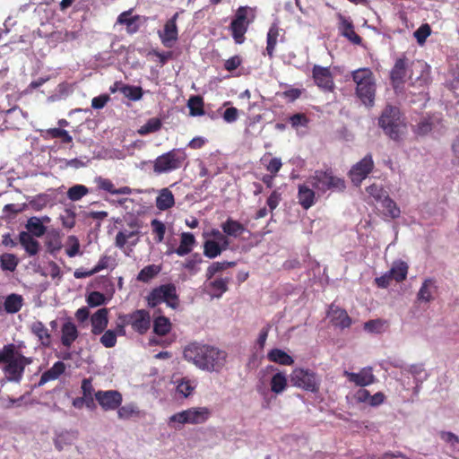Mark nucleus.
Returning a JSON list of instances; mask_svg holds the SVG:
<instances>
[{"label":"nucleus","mask_w":459,"mask_h":459,"mask_svg":"<svg viewBox=\"0 0 459 459\" xmlns=\"http://www.w3.org/2000/svg\"><path fill=\"white\" fill-rule=\"evenodd\" d=\"M23 306V298L20 294L12 293L8 295L4 301V309L8 314H15L21 310Z\"/></svg>","instance_id":"obj_38"},{"label":"nucleus","mask_w":459,"mask_h":459,"mask_svg":"<svg viewBox=\"0 0 459 459\" xmlns=\"http://www.w3.org/2000/svg\"><path fill=\"white\" fill-rule=\"evenodd\" d=\"M171 324L169 318L160 316L154 319L153 332L160 336H164L170 332Z\"/></svg>","instance_id":"obj_47"},{"label":"nucleus","mask_w":459,"mask_h":459,"mask_svg":"<svg viewBox=\"0 0 459 459\" xmlns=\"http://www.w3.org/2000/svg\"><path fill=\"white\" fill-rule=\"evenodd\" d=\"M431 34V28L429 24L424 23L420 25L415 31L414 37L420 45H423L426 42L427 38Z\"/></svg>","instance_id":"obj_57"},{"label":"nucleus","mask_w":459,"mask_h":459,"mask_svg":"<svg viewBox=\"0 0 459 459\" xmlns=\"http://www.w3.org/2000/svg\"><path fill=\"white\" fill-rule=\"evenodd\" d=\"M356 83V95L361 102L372 107L375 102L377 84L373 72L369 68H359L351 73Z\"/></svg>","instance_id":"obj_4"},{"label":"nucleus","mask_w":459,"mask_h":459,"mask_svg":"<svg viewBox=\"0 0 459 459\" xmlns=\"http://www.w3.org/2000/svg\"><path fill=\"white\" fill-rule=\"evenodd\" d=\"M256 18V8L248 5L239 6L231 20L230 30L236 44H243L248 27Z\"/></svg>","instance_id":"obj_6"},{"label":"nucleus","mask_w":459,"mask_h":459,"mask_svg":"<svg viewBox=\"0 0 459 459\" xmlns=\"http://www.w3.org/2000/svg\"><path fill=\"white\" fill-rule=\"evenodd\" d=\"M338 19L339 33L355 45H359L362 41L361 37L356 33L352 21L342 15L341 13L336 14Z\"/></svg>","instance_id":"obj_18"},{"label":"nucleus","mask_w":459,"mask_h":459,"mask_svg":"<svg viewBox=\"0 0 459 459\" xmlns=\"http://www.w3.org/2000/svg\"><path fill=\"white\" fill-rule=\"evenodd\" d=\"M26 229L30 235L41 237L46 232V227L38 217H31L27 221Z\"/></svg>","instance_id":"obj_46"},{"label":"nucleus","mask_w":459,"mask_h":459,"mask_svg":"<svg viewBox=\"0 0 459 459\" xmlns=\"http://www.w3.org/2000/svg\"><path fill=\"white\" fill-rule=\"evenodd\" d=\"M328 316L333 325L342 329L348 328L351 325V318L349 316L346 310L335 307L333 304L330 306Z\"/></svg>","instance_id":"obj_22"},{"label":"nucleus","mask_w":459,"mask_h":459,"mask_svg":"<svg viewBox=\"0 0 459 459\" xmlns=\"http://www.w3.org/2000/svg\"><path fill=\"white\" fill-rule=\"evenodd\" d=\"M289 121L291 126L297 129L299 126H307L309 119L304 113H296L290 117Z\"/></svg>","instance_id":"obj_61"},{"label":"nucleus","mask_w":459,"mask_h":459,"mask_svg":"<svg viewBox=\"0 0 459 459\" xmlns=\"http://www.w3.org/2000/svg\"><path fill=\"white\" fill-rule=\"evenodd\" d=\"M95 182L100 189H102L108 193L112 195H130L132 194V189L129 186H122L119 188H116L112 181L108 178H104L102 177H98L95 179Z\"/></svg>","instance_id":"obj_28"},{"label":"nucleus","mask_w":459,"mask_h":459,"mask_svg":"<svg viewBox=\"0 0 459 459\" xmlns=\"http://www.w3.org/2000/svg\"><path fill=\"white\" fill-rule=\"evenodd\" d=\"M194 390V386L189 380L182 379L177 385L178 393L181 394L184 397L189 396Z\"/></svg>","instance_id":"obj_64"},{"label":"nucleus","mask_w":459,"mask_h":459,"mask_svg":"<svg viewBox=\"0 0 459 459\" xmlns=\"http://www.w3.org/2000/svg\"><path fill=\"white\" fill-rule=\"evenodd\" d=\"M312 74L315 83L322 90L332 91L334 88V82L329 67H323L315 65L312 69Z\"/></svg>","instance_id":"obj_17"},{"label":"nucleus","mask_w":459,"mask_h":459,"mask_svg":"<svg viewBox=\"0 0 459 459\" xmlns=\"http://www.w3.org/2000/svg\"><path fill=\"white\" fill-rule=\"evenodd\" d=\"M280 35V28L276 22L271 24L266 36L265 52L270 58L274 56L275 48Z\"/></svg>","instance_id":"obj_33"},{"label":"nucleus","mask_w":459,"mask_h":459,"mask_svg":"<svg viewBox=\"0 0 459 459\" xmlns=\"http://www.w3.org/2000/svg\"><path fill=\"white\" fill-rule=\"evenodd\" d=\"M132 328L140 334L145 333L151 325V317L148 311L144 309H137L131 314H126Z\"/></svg>","instance_id":"obj_15"},{"label":"nucleus","mask_w":459,"mask_h":459,"mask_svg":"<svg viewBox=\"0 0 459 459\" xmlns=\"http://www.w3.org/2000/svg\"><path fill=\"white\" fill-rule=\"evenodd\" d=\"M89 193L88 187L83 185H74L67 191V197L71 201H79Z\"/></svg>","instance_id":"obj_53"},{"label":"nucleus","mask_w":459,"mask_h":459,"mask_svg":"<svg viewBox=\"0 0 459 459\" xmlns=\"http://www.w3.org/2000/svg\"><path fill=\"white\" fill-rule=\"evenodd\" d=\"M409 266L404 261L394 262L391 269L387 271L396 282H402L407 278Z\"/></svg>","instance_id":"obj_39"},{"label":"nucleus","mask_w":459,"mask_h":459,"mask_svg":"<svg viewBox=\"0 0 459 459\" xmlns=\"http://www.w3.org/2000/svg\"><path fill=\"white\" fill-rule=\"evenodd\" d=\"M437 290V286L436 284V280L433 278H427L422 282V285L417 293V299L420 302H430L434 299V294Z\"/></svg>","instance_id":"obj_24"},{"label":"nucleus","mask_w":459,"mask_h":459,"mask_svg":"<svg viewBox=\"0 0 459 459\" xmlns=\"http://www.w3.org/2000/svg\"><path fill=\"white\" fill-rule=\"evenodd\" d=\"M146 301L150 307H155L162 302L172 308L178 307L179 299L175 284L167 283L152 289L146 297Z\"/></svg>","instance_id":"obj_9"},{"label":"nucleus","mask_w":459,"mask_h":459,"mask_svg":"<svg viewBox=\"0 0 459 459\" xmlns=\"http://www.w3.org/2000/svg\"><path fill=\"white\" fill-rule=\"evenodd\" d=\"M47 133L51 136V138H60L64 143H70L73 141L69 133L63 128H50Z\"/></svg>","instance_id":"obj_58"},{"label":"nucleus","mask_w":459,"mask_h":459,"mask_svg":"<svg viewBox=\"0 0 459 459\" xmlns=\"http://www.w3.org/2000/svg\"><path fill=\"white\" fill-rule=\"evenodd\" d=\"M297 197L299 205L304 210H308L316 202L315 190L305 184L299 185Z\"/></svg>","instance_id":"obj_23"},{"label":"nucleus","mask_w":459,"mask_h":459,"mask_svg":"<svg viewBox=\"0 0 459 459\" xmlns=\"http://www.w3.org/2000/svg\"><path fill=\"white\" fill-rule=\"evenodd\" d=\"M267 359L272 362L283 366H290L294 363V359L290 355L278 348L272 349L267 353Z\"/></svg>","instance_id":"obj_37"},{"label":"nucleus","mask_w":459,"mask_h":459,"mask_svg":"<svg viewBox=\"0 0 459 459\" xmlns=\"http://www.w3.org/2000/svg\"><path fill=\"white\" fill-rule=\"evenodd\" d=\"M292 385L316 394L320 389V377L311 369L296 368L290 374Z\"/></svg>","instance_id":"obj_10"},{"label":"nucleus","mask_w":459,"mask_h":459,"mask_svg":"<svg viewBox=\"0 0 459 459\" xmlns=\"http://www.w3.org/2000/svg\"><path fill=\"white\" fill-rule=\"evenodd\" d=\"M82 397L87 402V408L89 410H95L96 403L94 402V387L92 385L91 378H83L81 385Z\"/></svg>","instance_id":"obj_35"},{"label":"nucleus","mask_w":459,"mask_h":459,"mask_svg":"<svg viewBox=\"0 0 459 459\" xmlns=\"http://www.w3.org/2000/svg\"><path fill=\"white\" fill-rule=\"evenodd\" d=\"M195 243V238L193 233L183 232L180 235L179 246L174 250V252L179 256L186 255L191 253Z\"/></svg>","instance_id":"obj_29"},{"label":"nucleus","mask_w":459,"mask_h":459,"mask_svg":"<svg viewBox=\"0 0 459 459\" xmlns=\"http://www.w3.org/2000/svg\"><path fill=\"white\" fill-rule=\"evenodd\" d=\"M230 281V277H219L211 280L207 279L205 281V288L212 298H221L223 293L229 290L228 285Z\"/></svg>","instance_id":"obj_20"},{"label":"nucleus","mask_w":459,"mask_h":459,"mask_svg":"<svg viewBox=\"0 0 459 459\" xmlns=\"http://www.w3.org/2000/svg\"><path fill=\"white\" fill-rule=\"evenodd\" d=\"M79 333L76 325L72 322H66L61 328V342L66 347L70 348L73 342L78 338Z\"/></svg>","instance_id":"obj_26"},{"label":"nucleus","mask_w":459,"mask_h":459,"mask_svg":"<svg viewBox=\"0 0 459 459\" xmlns=\"http://www.w3.org/2000/svg\"><path fill=\"white\" fill-rule=\"evenodd\" d=\"M75 212L71 209H65L60 215L62 224L65 228L72 229L75 225Z\"/></svg>","instance_id":"obj_63"},{"label":"nucleus","mask_w":459,"mask_h":459,"mask_svg":"<svg viewBox=\"0 0 459 459\" xmlns=\"http://www.w3.org/2000/svg\"><path fill=\"white\" fill-rule=\"evenodd\" d=\"M139 234L138 230L134 231H127V230H120L117 233L115 238V245L118 248H124L128 239L137 236Z\"/></svg>","instance_id":"obj_56"},{"label":"nucleus","mask_w":459,"mask_h":459,"mask_svg":"<svg viewBox=\"0 0 459 459\" xmlns=\"http://www.w3.org/2000/svg\"><path fill=\"white\" fill-rule=\"evenodd\" d=\"M151 227H152V234L155 235V237H154L155 241L157 243L162 242L164 239L165 233H166L165 224L158 219H153L151 221Z\"/></svg>","instance_id":"obj_54"},{"label":"nucleus","mask_w":459,"mask_h":459,"mask_svg":"<svg viewBox=\"0 0 459 459\" xmlns=\"http://www.w3.org/2000/svg\"><path fill=\"white\" fill-rule=\"evenodd\" d=\"M378 126L392 140L400 142L407 132V124L401 109L393 105H386L379 118Z\"/></svg>","instance_id":"obj_3"},{"label":"nucleus","mask_w":459,"mask_h":459,"mask_svg":"<svg viewBox=\"0 0 459 459\" xmlns=\"http://www.w3.org/2000/svg\"><path fill=\"white\" fill-rule=\"evenodd\" d=\"M157 209L160 211H167L175 205V198L173 193L167 187L162 188L155 200Z\"/></svg>","instance_id":"obj_31"},{"label":"nucleus","mask_w":459,"mask_h":459,"mask_svg":"<svg viewBox=\"0 0 459 459\" xmlns=\"http://www.w3.org/2000/svg\"><path fill=\"white\" fill-rule=\"evenodd\" d=\"M100 339V343L106 348H113L117 344V333L113 330H107Z\"/></svg>","instance_id":"obj_60"},{"label":"nucleus","mask_w":459,"mask_h":459,"mask_svg":"<svg viewBox=\"0 0 459 459\" xmlns=\"http://www.w3.org/2000/svg\"><path fill=\"white\" fill-rule=\"evenodd\" d=\"M236 264V262H213L211 265L208 266L206 270V278L211 280L216 273L225 271L230 267H234Z\"/></svg>","instance_id":"obj_48"},{"label":"nucleus","mask_w":459,"mask_h":459,"mask_svg":"<svg viewBox=\"0 0 459 459\" xmlns=\"http://www.w3.org/2000/svg\"><path fill=\"white\" fill-rule=\"evenodd\" d=\"M121 92L130 100L137 101L143 98V91L142 87L126 84L121 89Z\"/></svg>","instance_id":"obj_52"},{"label":"nucleus","mask_w":459,"mask_h":459,"mask_svg":"<svg viewBox=\"0 0 459 459\" xmlns=\"http://www.w3.org/2000/svg\"><path fill=\"white\" fill-rule=\"evenodd\" d=\"M433 124L429 118L421 119L414 127L413 132L420 136L428 134L431 132Z\"/></svg>","instance_id":"obj_59"},{"label":"nucleus","mask_w":459,"mask_h":459,"mask_svg":"<svg viewBox=\"0 0 459 459\" xmlns=\"http://www.w3.org/2000/svg\"><path fill=\"white\" fill-rule=\"evenodd\" d=\"M65 370V365L62 361H56L48 370H46L40 377L38 386H42L49 381L57 379Z\"/></svg>","instance_id":"obj_27"},{"label":"nucleus","mask_w":459,"mask_h":459,"mask_svg":"<svg viewBox=\"0 0 459 459\" xmlns=\"http://www.w3.org/2000/svg\"><path fill=\"white\" fill-rule=\"evenodd\" d=\"M410 62L405 54H402L394 61V65L390 71V82L395 92L401 91L406 82L410 72Z\"/></svg>","instance_id":"obj_12"},{"label":"nucleus","mask_w":459,"mask_h":459,"mask_svg":"<svg viewBox=\"0 0 459 459\" xmlns=\"http://www.w3.org/2000/svg\"><path fill=\"white\" fill-rule=\"evenodd\" d=\"M230 246L221 244L219 241L208 239L204 243V255L208 258H215L223 251L227 250Z\"/></svg>","instance_id":"obj_36"},{"label":"nucleus","mask_w":459,"mask_h":459,"mask_svg":"<svg viewBox=\"0 0 459 459\" xmlns=\"http://www.w3.org/2000/svg\"><path fill=\"white\" fill-rule=\"evenodd\" d=\"M117 417L120 420H127L132 418H139L142 416L141 411L134 404H126L117 409Z\"/></svg>","instance_id":"obj_41"},{"label":"nucleus","mask_w":459,"mask_h":459,"mask_svg":"<svg viewBox=\"0 0 459 459\" xmlns=\"http://www.w3.org/2000/svg\"><path fill=\"white\" fill-rule=\"evenodd\" d=\"M160 272V266L156 264H150L143 267L137 275V280L142 282H148Z\"/></svg>","instance_id":"obj_49"},{"label":"nucleus","mask_w":459,"mask_h":459,"mask_svg":"<svg viewBox=\"0 0 459 459\" xmlns=\"http://www.w3.org/2000/svg\"><path fill=\"white\" fill-rule=\"evenodd\" d=\"M366 192L377 203H380L385 196L388 195L387 192L381 186L377 184L368 186L366 188Z\"/></svg>","instance_id":"obj_55"},{"label":"nucleus","mask_w":459,"mask_h":459,"mask_svg":"<svg viewBox=\"0 0 459 459\" xmlns=\"http://www.w3.org/2000/svg\"><path fill=\"white\" fill-rule=\"evenodd\" d=\"M344 375L348 377L349 381L353 382L356 385L360 387L369 385L376 382V377L370 367L364 368L358 373L345 371Z\"/></svg>","instance_id":"obj_19"},{"label":"nucleus","mask_w":459,"mask_h":459,"mask_svg":"<svg viewBox=\"0 0 459 459\" xmlns=\"http://www.w3.org/2000/svg\"><path fill=\"white\" fill-rule=\"evenodd\" d=\"M105 300L104 294L99 291H92L86 298L87 304L91 307L103 305Z\"/></svg>","instance_id":"obj_62"},{"label":"nucleus","mask_w":459,"mask_h":459,"mask_svg":"<svg viewBox=\"0 0 459 459\" xmlns=\"http://www.w3.org/2000/svg\"><path fill=\"white\" fill-rule=\"evenodd\" d=\"M19 260L14 254L4 253L0 255V267L3 271L14 272Z\"/></svg>","instance_id":"obj_44"},{"label":"nucleus","mask_w":459,"mask_h":459,"mask_svg":"<svg viewBox=\"0 0 459 459\" xmlns=\"http://www.w3.org/2000/svg\"><path fill=\"white\" fill-rule=\"evenodd\" d=\"M271 390L275 394L282 393L287 387V377L283 372H277L271 378Z\"/></svg>","instance_id":"obj_43"},{"label":"nucleus","mask_w":459,"mask_h":459,"mask_svg":"<svg viewBox=\"0 0 459 459\" xmlns=\"http://www.w3.org/2000/svg\"><path fill=\"white\" fill-rule=\"evenodd\" d=\"M94 396L101 409L105 411L117 410L123 402L121 393L117 390H99L95 392Z\"/></svg>","instance_id":"obj_14"},{"label":"nucleus","mask_w":459,"mask_h":459,"mask_svg":"<svg viewBox=\"0 0 459 459\" xmlns=\"http://www.w3.org/2000/svg\"><path fill=\"white\" fill-rule=\"evenodd\" d=\"M268 156H271L270 152L265 153L261 158V162L264 165L266 170L270 174L277 176L278 172L281 170V169L282 167L281 160L280 158L274 157L268 160H267Z\"/></svg>","instance_id":"obj_45"},{"label":"nucleus","mask_w":459,"mask_h":459,"mask_svg":"<svg viewBox=\"0 0 459 459\" xmlns=\"http://www.w3.org/2000/svg\"><path fill=\"white\" fill-rule=\"evenodd\" d=\"M430 66L422 60L411 61L408 79L409 87L417 91L409 90L408 95H420L425 97L427 90L431 83Z\"/></svg>","instance_id":"obj_5"},{"label":"nucleus","mask_w":459,"mask_h":459,"mask_svg":"<svg viewBox=\"0 0 459 459\" xmlns=\"http://www.w3.org/2000/svg\"><path fill=\"white\" fill-rule=\"evenodd\" d=\"M221 228L228 238L229 237L238 238L246 231L245 226L232 218H228L222 222Z\"/></svg>","instance_id":"obj_25"},{"label":"nucleus","mask_w":459,"mask_h":459,"mask_svg":"<svg viewBox=\"0 0 459 459\" xmlns=\"http://www.w3.org/2000/svg\"><path fill=\"white\" fill-rule=\"evenodd\" d=\"M132 9L128 11H125L120 13L117 17V23L126 25V31L129 34L135 33L139 30L138 21L140 19L139 15L131 16Z\"/></svg>","instance_id":"obj_32"},{"label":"nucleus","mask_w":459,"mask_h":459,"mask_svg":"<svg viewBox=\"0 0 459 459\" xmlns=\"http://www.w3.org/2000/svg\"><path fill=\"white\" fill-rule=\"evenodd\" d=\"M374 161L372 155L367 154L362 160L354 164L349 171L351 182L359 186L361 182L372 172Z\"/></svg>","instance_id":"obj_13"},{"label":"nucleus","mask_w":459,"mask_h":459,"mask_svg":"<svg viewBox=\"0 0 459 459\" xmlns=\"http://www.w3.org/2000/svg\"><path fill=\"white\" fill-rule=\"evenodd\" d=\"M91 333L94 335L102 333L108 324V309L100 308L91 317Z\"/></svg>","instance_id":"obj_21"},{"label":"nucleus","mask_w":459,"mask_h":459,"mask_svg":"<svg viewBox=\"0 0 459 459\" xmlns=\"http://www.w3.org/2000/svg\"><path fill=\"white\" fill-rule=\"evenodd\" d=\"M179 12L174 13V15L169 19L164 24L162 31H159V36L161 43L167 47L171 48L173 43L178 39V30L177 26V21L179 16Z\"/></svg>","instance_id":"obj_16"},{"label":"nucleus","mask_w":459,"mask_h":459,"mask_svg":"<svg viewBox=\"0 0 459 459\" xmlns=\"http://www.w3.org/2000/svg\"><path fill=\"white\" fill-rule=\"evenodd\" d=\"M19 242L30 256L39 253V243L33 238V235H30L29 232L22 231L19 234Z\"/></svg>","instance_id":"obj_30"},{"label":"nucleus","mask_w":459,"mask_h":459,"mask_svg":"<svg viewBox=\"0 0 459 459\" xmlns=\"http://www.w3.org/2000/svg\"><path fill=\"white\" fill-rule=\"evenodd\" d=\"M31 358L25 357L17 350L13 343L3 347L0 354V363H4L3 372L8 382L20 383L22 379L26 366L31 364Z\"/></svg>","instance_id":"obj_2"},{"label":"nucleus","mask_w":459,"mask_h":459,"mask_svg":"<svg viewBox=\"0 0 459 459\" xmlns=\"http://www.w3.org/2000/svg\"><path fill=\"white\" fill-rule=\"evenodd\" d=\"M162 126V122L158 117L150 118L143 126L138 129V134L146 135L152 133L158 132Z\"/></svg>","instance_id":"obj_50"},{"label":"nucleus","mask_w":459,"mask_h":459,"mask_svg":"<svg viewBox=\"0 0 459 459\" xmlns=\"http://www.w3.org/2000/svg\"><path fill=\"white\" fill-rule=\"evenodd\" d=\"M187 107L192 117L203 116L204 114V100L199 95L190 97L187 101Z\"/></svg>","instance_id":"obj_42"},{"label":"nucleus","mask_w":459,"mask_h":459,"mask_svg":"<svg viewBox=\"0 0 459 459\" xmlns=\"http://www.w3.org/2000/svg\"><path fill=\"white\" fill-rule=\"evenodd\" d=\"M187 160V154L182 148H174L160 156L152 162L156 175L169 173L181 169Z\"/></svg>","instance_id":"obj_7"},{"label":"nucleus","mask_w":459,"mask_h":459,"mask_svg":"<svg viewBox=\"0 0 459 459\" xmlns=\"http://www.w3.org/2000/svg\"><path fill=\"white\" fill-rule=\"evenodd\" d=\"M383 207L384 215L391 219L399 218L401 215V210L396 203L389 196H385L381 202Z\"/></svg>","instance_id":"obj_40"},{"label":"nucleus","mask_w":459,"mask_h":459,"mask_svg":"<svg viewBox=\"0 0 459 459\" xmlns=\"http://www.w3.org/2000/svg\"><path fill=\"white\" fill-rule=\"evenodd\" d=\"M387 325L388 324L386 320L377 318L367 321L364 324V330L368 333H381L385 331Z\"/></svg>","instance_id":"obj_51"},{"label":"nucleus","mask_w":459,"mask_h":459,"mask_svg":"<svg viewBox=\"0 0 459 459\" xmlns=\"http://www.w3.org/2000/svg\"><path fill=\"white\" fill-rule=\"evenodd\" d=\"M211 411L207 407H192L177 412L169 417V423L178 422L184 424H203L211 417Z\"/></svg>","instance_id":"obj_11"},{"label":"nucleus","mask_w":459,"mask_h":459,"mask_svg":"<svg viewBox=\"0 0 459 459\" xmlns=\"http://www.w3.org/2000/svg\"><path fill=\"white\" fill-rule=\"evenodd\" d=\"M309 179L312 186L322 193H325L328 190L343 192L346 188L344 179L334 176L331 169L325 170L317 169Z\"/></svg>","instance_id":"obj_8"},{"label":"nucleus","mask_w":459,"mask_h":459,"mask_svg":"<svg viewBox=\"0 0 459 459\" xmlns=\"http://www.w3.org/2000/svg\"><path fill=\"white\" fill-rule=\"evenodd\" d=\"M183 355L186 360L207 372H221L224 368L228 354L213 345L191 342L185 347Z\"/></svg>","instance_id":"obj_1"},{"label":"nucleus","mask_w":459,"mask_h":459,"mask_svg":"<svg viewBox=\"0 0 459 459\" xmlns=\"http://www.w3.org/2000/svg\"><path fill=\"white\" fill-rule=\"evenodd\" d=\"M30 332L36 335L40 341L41 344L45 347L50 345L51 335L48 329L41 321H35L30 326Z\"/></svg>","instance_id":"obj_34"}]
</instances>
